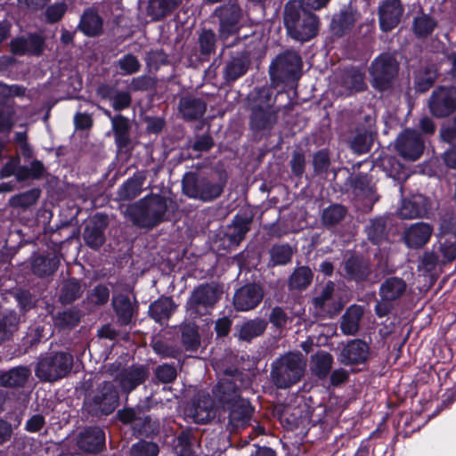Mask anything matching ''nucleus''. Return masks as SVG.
<instances>
[{
  "instance_id": "31",
  "label": "nucleus",
  "mask_w": 456,
  "mask_h": 456,
  "mask_svg": "<svg viewBox=\"0 0 456 456\" xmlns=\"http://www.w3.org/2000/svg\"><path fill=\"white\" fill-rule=\"evenodd\" d=\"M363 310L359 305L350 306L344 314L341 322V330L345 334L354 335L359 329V322Z\"/></svg>"
},
{
  "instance_id": "44",
  "label": "nucleus",
  "mask_w": 456,
  "mask_h": 456,
  "mask_svg": "<svg viewBox=\"0 0 456 456\" xmlns=\"http://www.w3.org/2000/svg\"><path fill=\"white\" fill-rule=\"evenodd\" d=\"M182 342L186 350H196L200 346V336L196 326L184 324L182 326Z\"/></svg>"
},
{
  "instance_id": "43",
  "label": "nucleus",
  "mask_w": 456,
  "mask_h": 456,
  "mask_svg": "<svg viewBox=\"0 0 456 456\" xmlns=\"http://www.w3.org/2000/svg\"><path fill=\"white\" fill-rule=\"evenodd\" d=\"M58 263L54 258L45 256H37L33 260L32 269L34 273L38 276H46L52 274L57 268Z\"/></svg>"
},
{
  "instance_id": "61",
  "label": "nucleus",
  "mask_w": 456,
  "mask_h": 456,
  "mask_svg": "<svg viewBox=\"0 0 456 456\" xmlns=\"http://www.w3.org/2000/svg\"><path fill=\"white\" fill-rule=\"evenodd\" d=\"M28 53L40 55L45 48V39L37 35H30L27 38Z\"/></svg>"
},
{
  "instance_id": "12",
  "label": "nucleus",
  "mask_w": 456,
  "mask_h": 456,
  "mask_svg": "<svg viewBox=\"0 0 456 456\" xmlns=\"http://www.w3.org/2000/svg\"><path fill=\"white\" fill-rule=\"evenodd\" d=\"M395 148L404 159L414 161L421 156L424 142L415 130L407 129L398 136Z\"/></svg>"
},
{
  "instance_id": "26",
  "label": "nucleus",
  "mask_w": 456,
  "mask_h": 456,
  "mask_svg": "<svg viewBox=\"0 0 456 456\" xmlns=\"http://www.w3.org/2000/svg\"><path fill=\"white\" fill-rule=\"evenodd\" d=\"M176 305L170 297H161L150 306V315L158 322L167 321Z\"/></svg>"
},
{
  "instance_id": "25",
  "label": "nucleus",
  "mask_w": 456,
  "mask_h": 456,
  "mask_svg": "<svg viewBox=\"0 0 456 456\" xmlns=\"http://www.w3.org/2000/svg\"><path fill=\"white\" fill-rule=\"evenodd\" d=\"M112 131L115 142L119 148L126 147L130 140V124L127 118L117 115L111 118Z\"/></svg>"
},
{
  "instance_id": "6",
  "label": "nucleus",
  "mask_w": 456,
  "mask_h": 456,
  "mask_svg": "<svg viewBox=\"0 0 456 456\" xmlns=\"http://www.w3.org/2000/svg\"><path fill=\"white\" fill-rule=\"evenodd\" d=\"M399 71V62L390 54H381L377 57L370 69L372 85L379 90L389 88Z\"/></svg>"
},
{
  "instance_id": "62",
  "label": "nucleus",
  "mask_w": 456,
  "mask_h": 456,
  "mask_svg": "<svg viewBox=\"0 0 456 456\" xmlns=\"http://www.w3.org/2000/svg\"><path fill=\"white\" fill-rule=\"evenodd\" d=\"M110 292L107 287L100 285L95 287L90 294V300L93 304L102 305L108 302Z\"/></svg>"
},
{
  "instance_id": "14",
  "label": "nucleus",
  "mask_w": 456,
  "mask_h": 456,
  "mask_svg": "<svg viewBox=\"0 0 456 456\" xmlns=\"http://www.w3.org/2000/svg\"><path fill=\"white\" fill-rule=\"evenodd\" d=\"M237 382H241L240 374L226 371L220 379L216 392V396L223 407L231 404L234 401L241 399L238 393Z\"/></svg>"
},
{
  "instance_id": "59",
  "label": "nucleus",
  "mask_w": 456,
  "mask_h": 456,
  "mask_svg": "<svg viewBox=\"0 0 456 456\" xmlns=\"http://www.w3.org/2000/svg\"><path fill=\"white\" fill-rule=\"evenodd\" d=\"M313 165L318 174L324 173L330 167V157L327 151H320L314 155Z\"/></svg>"
},
{
  "instance_id": "56",
  "label": "nucleus",
  "mask_w": 456,
  "mask_h": 456,
  "mask_svg": "<svg viewBox=\"0 0 456 456\" xmlns=\"http://www.w3.org/2000/svg\"><path fill=\"white\" fill-rule=\"evenodd\" d=\"M155 375L162 383H171L177 376V371L174 366L163 364L156 368Z\"/></svg>"
},
{
  "instance_id": "55",
  "label": "nucleus",
  "mask_w": 456,
  "mask_h": 456,
  "mask_svg": "<svg viewBox=\"0 0 456 456\" xmlns=\"http://www.w3.org/2000/svg\"><path fill=\"white\" fill-rule=\"evenodd\" d=\"M199 44L202 54L208 55L215 49L216 36L211 30H204L199 37Z\"/></svg>"
},
{
  "instance_id": "63",
  "label": "nucleus",
  "mask_w": 456,
  "mask_h": 456,
  "mask_svg": "<svg viewBox=\"0 0 456 456\" xmlns=\"http://www.w3.org/2000/svg\"><path fill=\"white\" fill-rule=\"evenodd\" d=\"M151 419L143 412L139 411L136 419L133 423V428L139 433H148L151 431Z\"/></svg>"
},
{
  "instance_id": "9",
  "label": "nucleus",
  "mask_w": 456,
  "mask_h": 456,
  "mask_svg": "<svg viewBox=\"0 0 456 456\" xmlns=\"http://www.w3.org/2000/svg\"><path fill=\"white\" fill-rule=\"evenodd\" d=\"M431 114L436 118H445L456 110V88L453 86H439L428 100Z\"/></svg>"
},
{
  "instance_id": "2",
  "label": "nucleus",
  "mask_w": 456,
  "mask_h": 456,
  "mask_svg": "<svg viewBox=\"0 0 456 456\" xmlns=\"http://www.w3.org/2000/svg\"><path fill=\"white\" fill-rule=\"evenodd\" d=\"M283 22L288 34L296 40L307 41L317 34V17L305 10L297 0H290L286 4Z\"/></svg>"
},
{
  "instance_id": "3",
  "label": "nucleus",
  "mask_w": 456,
  "mask_h": 456,
  "mask_svg": "<svg viewBox=\"0 0 456 456\" xmlns=\"http://www.w3.org/2000/svg\"><path fill=\"white\" fill-rule=\"evenodd\" d=\"M306 359L300 352H288L272 363L271 379L278 388H289L305 376Z\"/></svg>"
},
{
  "instance_id": "32",
  "label": "nucleus",
  "mask_w": 456,
  "mask_h": 456,
  "mask_svg": "<svg viewBox=\"0 0 456 456\" xmlns=\"http://www.w3.org/2000/svg\"><path fill=\"white\" fill-rule=\"evenodd\" d=\"M148 373L143 367H132L122 374L120 384L125 391L130 392L144 382Z\"/></svg>"
},
{
  "instance_id": "38",
  "label": "nucleus",
  "mask_w": 456,
  "mask_h": 456,
  "mask_svg": "<svg viewBox=\"0 0 456 456\" xmlns=\"http://www.w3.org/2000/svg\"><path fill=\"white\" fill-rule=\"evenodd\" d=\"M332 356L329 353L318 352L311 357V370L316 376L325 378L332 367Z\"/></svg>"
},
{
  "instance_id": "45",
  "label": "nucleus",
  "mask_w": 456,
  "mask_h": 456,
  "mask_svg": "<svg viewBox=\"0 0 456 456\" xmlns=\"http://www.w3.org/2000/svg\"><path fill=\"white\" fill-rule=\"evenodd\" d=\"M345 270L347 275L355 280H362L369 273L367 265L354 257H351L346 262Z\"/></svg>"
},
{
  "instance_id": "57",
  "label": "nucleus",
  "mask_w": 456,
  "mask_h": 456,
  "mask_svg": "<svg viewBox=\"0 0 456 456\" xmlns=\"http://www.w3.org/2000/svg\"><path fill=\"white\" fill-rule=\"evenodd\" d=\"M131 102V94L126 91H117L112 97V108L118 111L127 109Z\"/></svg>"
},
{
  "instance_id": "21",
  "label": "nucleus",
  "mask_w": 456,
  "mask_h": 456,
  "mask_svg": "<svg viewBox=\"0 0 456 456\" xmlns=\"http://www.w3.org/2000/svg\"><path fill=\"white\" fill-rule=\"evenodd\" d=\"M433 232V228L426 223H417L411 225L404 232V240L410 248H421L424 246Z\"/></svg>"
},
{
  "instance_id": "16",
  "label": "nucleus",
  "mask_w": 456,
  "mask_h": 456,
  "mask_svg": "<svg viewBox=\"0 0 456 456\" xmlns=\"http://www.w3.org/2000/svg\"><path fill=\"white\" fill-rule=\"evenodd\" d=\"M403 6L400 0H385L379 8V19L383 31H390L401 21Z\"/></svg>"
},
{
  "instance_id": "28",
  "label": "nucleus",
  "mask_w": 456,
  "mask_h": 456,
  "mask_svg": "<svg viewBox=\"0 0 456 456\" xmlns=\"http://www.w3.org/2000/svg\"><path fill=\"white\" fill-rule=\"evenodd\" d=\"M250 109L252 112L266 110H274L273 92L266 87L256 90L249 96Z\"/></svg>"
},
{
  "instance_id": "35",
  "label": "nucleus",
  "mask_w": 456,
  "mask_h": 456,
  "mask_svg": "<svg viewBox=\"0 0 456 456\" xmlns=\"http://www.w3.org/2000/svg\"><path fill=\"white\" fill-rule=\"evenodd\" d=\"M112 305L121 324H128L134 314V305L130 299L124 295L115 296L112 299Z\"/></svg>"
},
{
  "instance_id": "39",
  "label": "nucleus",
  "mask_w": 456,
  "mask_h": 456,
  "mask_svg": "<svg viewBox=\"0 0 456 456\" xmlns=\"http://www.w3.org/2000/svg\"><path fill=\"white\" fill-rule=\"evenodd\" d=\"M313 280V273L310 268L301 266L297 268L289 279V288L290 289L301 290L310 285Z\"/></svg>"
},
{
  "instance_id": "4",
  "label": "nucleus",
  "mask_w": 456,
  "mask_h": 456,
  "mask_svg": "<svg viewBox=\"0 0 456 456\" xmlns=\"http://www.w3.org/2000/svg\"><path fill=\"white\" fill-rule=\"evenodd\" d=\"M224 183V180L216 181L213 176L204 177L187 173L183 179V191L190 198L208 201L221 195Z\"/></svg>"
},
{
  "instance_id": "49",
  "label": "nucleus",
  "mask_w": 456,
  "mask_h": 456,
  "mask_svg": "<svg viewBox=\"0 0 456 456\" xmlns=\"http://www.w3.org/2000/svg\"><path fill=\"white\" fill-rule=\"evenodd\" d=\"M346 208L340 205H333L322 213V222L325 225L338 224L346 216Z\"/></svg>"
},
{
  "instance_id": "18",
  "label": "nucleus",
  "mask_w": 456,
  "mask_h": 456,
  "mask_svg": "<svg viewBox=\"0 0 456 456\" xmlns=\"http://www.w3.org/2000/svg\"><path fill=\"white\" fill-rule=\"evenodd\" d=\"M187 416L195 423H207L215 416L213 400L208 395L199 396L188 408Z\"/></svg>"
},
{
  "instance_id": "36",
  "label": "nucleus",
  "mask_w": 456,
  "mask_h": 456,
  "mask_svg": "<svg viewBox=\"0 0 456 456\" xmlns=\"http://www.w3.org/2000/svg\"><path fill=\"white\" fill-rule=\"evenodd\" d=\"M343 90L341 94H350L354 91H361L364 88V76L356 69L346 71L340 79Z\"/></svg>"
},
{
  "instance_id": "19",
  "label": "nucleus",
  "mask_w": 456,
  "mask_h": 456,
  "mask_svg": "<svg viewBox=\"0 0 456 456\" xmlns=\"http://www.w3.org/2000/svg\"><path fill=\"white\" fill-rule=\"evenodd\" d=\"M77 444L86 452L97 453L104 448L105 434L98 428L86 429L79 434Z\"/></svg>"
},
{
  "instance_id": "52",
  "label": "nucleus",
  "mask_w": 456,
  "mask_h": 456,
  "mask_svg": "<svg viewBox=\"0 0 456 456\" xmlns=\"http://www.w3.org/2000/svg\"><path fill=\"white\" fill-rule=\"evenodd\" d=\"M437 74L436 70L433 68L426 69L423 73L419 74L417 82L416 87L420 92H425L428 88H430L436 79Z\"/></svg>"
},
{
  "instance_id": "8",
  "label": "nucleus",
  "mask_w": 456,
  "mask_h": 456,
  "mask_svg": "<svg viewBox=\"0 0 456 456\" xmlns=\"http://www.w3.org/2000/svg\"><path fill=\"white\" fill-rule=\"evenodd\" d=\"M88 403L94 411L110 414L118 405V393L111 381H104L93 391L88 398Z\"/></svg>"
},
{
  "instance_id": "53",
  "label": "nucleus",
  "mask_w": 456,
  "mask_h": 456,
  "mask_svg": "<svg viewBox=\"0 0 456 456\" xmlns=\"http://www.w3.org/2000/svg\"><path fill=\"white\" fill-rule=\"evenodd\" d=\"M159 447L154 443L139 442L131 448V456H157Z\"/></svg>"
},
{
  "instance_id": "34",
  "label": "nucleus",
  "mask_w": 456,
  "mask_h": 456,
  "mask_svg": "<svg viewBox=\"0 0 456 456\" xmlns=\"http://www.w3.org/2000/svg\"><path fill=\"white\" fill-rule=\"evenodd\" d=\"M40 195L41 191L37 188H33L22 193L13 195L10 198L8 203L13 208L25 210L36 205Z\"/></svg>"
},
{
  "instance_id": "40",
  "label": "nucleus",
  "mask_w": 456,
  "mask_h": 456,
  "mask_svg": "<svg viewBox=\"0 0 456 456\" xmlns=\"http://www.w3.org/2000/svg\"><path fill=\"white\" fill-rule=\"evenodd\" d=\"M248 68V61L244 56L232 58L227 62L224 71L225 79L234 81L246 73Z\"/></svg>"
},
{
  "instance_id": "30",
  "label": "nucleus",
  "mask_w": 456,
  "mask_h": 456,
  "mask_svg": "<svg viewBox=\"0 0 456 456\" xmlns=\"http://www.w3.org/2000/svg\"><path fill=\"white\" fill-rule=\"evenodd\" d=\"M144 180L145 175L142 173H138L128 179L118 191L119 200H129L137 197L142 192Z\"/></svg>"
},
{
  "instance_id": "41",
  "label": "nucleus",
  "mask_w": 456,
  "mask_h": 456,
  "mask_svg": "<svg viewBox=\"0 0 456 456\" xmlns=\"http://www.w3.org/2000/svg\"><path fill=\"white\" fill-rule=\"evenodd\" d=\"M266 322L263 320H252L241 325L239 330L240 339L249 341L264 333Z\"/></svg>"
},
{
  "instance_id": "15",
  "label": "nucleus",
  "mask_w": 456,
  "mask_h": 456,
  "mask_svg": "<svg viewBox=\"0 0 456 456\" xmlns=\"http://www.w3.org/2000/svg\"><path fill=\"white\" fill-rule=\"evenodd\" d=\"M220 21V37L226 39L239 30L241 17L240 8L234 4L224 5L216 11Z\"/></svg>"
},
{
  "instance_id": "7",
  "label": "nucleus",
  "mask_w": 456,
  "mask_h": 456,
  "mask_svg": "<svg viewBox=\"0 0 456 456\" xmlns=\"http://www.w3.org/2000/svg\"><path fill=\"white\" fill-rule=\"evenodd\" d=\"M302 61L300 56L295 52H286L272 62L270 75L273 81L284 82L297 77Z\"/></svg>"
},
{
  "instance_id": "20",
  "label": "nucleus",
  "mask_w": 456,
  "mask_h": 456,
  "mask_svg": "<svg viewBox=\"0 0 456 456\" xmlns=\"http://www.w3.org/2000/svg\"><path fill=\"white\" fill-rule=\"evenodd\" d=\"M229 412V422L234 428H241L248 424L251 418L252 409L245 399L234 401L224 407Z\"/></svg>"
},
{
  "instance_id": "42",
  "label": "nucleus",
  "mask_w": 456,
  "mask_h": 456,
  "mask_svg": "<svg viewBox=\"0 0 456 456\" xmlns=\"http://www.w3.org/2000/svg\"><path fill=\"white\" fill-rule=\"evenodd\" d=\"M436 27V20L428 14H421L413 20L412 29L418 37L429 36Z\"/></svg>"
},
{
  "instance_id": "27",
  "label": "nucleus",
  "mask_w": 456,
  "mask_h": 456,
  "mask_svg": "<svg viewBox=\"0 0 456 456\" xmlns=\"http://www.w3.org/2000/svg\"><path fill=\"white\" fill-rule=\"evenodd\" d=\"M179 110L183 118L194 120L203 116L206 111V104L200 99L184 97L180 101Z\"/></svg>"
},
{
  "instance_id": "5",
  "label": "nucleus",
  "mask_w": 456,
  "mask_h": 456,
  "mask_svg": "<svg viewBox=\"0 0 456 456\" xmlns=\"http://www.w3.org/2000/svg\"><path fill=\"white\" fill-rule=\"evenodd\" d=\"M73 357L67 353H56L42 358L36 368L37 377L48 382H54L65 377L72 369Z\"/></svg>"
},
{
  "instance_id": "22",
  "label": "nucleus",
  "mask_w": 456,
  "mask_h": 456,
  "mask_svg": "<svg viewBox=\"0 0 456 456\" xmlns=\"http://www.w3.org/2000/svg\"><path fill=\"white\" fill-rule=\"evenodd\" d=\"M334 284L328 282L318 296L313 298V304L319 312H325L330 315L338 314L342 305L333 298Z\"/></svg>"
},
{
  "instance_id": "1",
  "label": "nucleus",
  "mask_w": 456,
  "mask_h": 456,
  "mask_svg": "<svg viewBox=\"0 0 456 456\" xmlns=\"http://www.w3.org/2000/svg\"><path fill=\"white\" fill-rule=\"evenodd\" d=\"M167 211V200L152 194L128 205L125 216L140 228L152 229L164 221Z\"/></svg>"
},
{
  "instance_id": "33",
  "label": "nucleus",
  "mask_w": 456,
  "mask_h": 456,
  "mask_svg": "<svg viewBox=\"0 0 456 456\" xmlns=\"http://www.w3.org/2000/svg\"><path fill=\"white\" fill-rule=\"evenodd\" d=\"M30 371L26 367H17L0 375V384L4 387H22L28 380Z\"/></svg>"
},
{
  "instance_id": "48",
  "label": "nucleus",
  "mask_w": 456,
  "mask_h": 456,
  "mask_svg": "<svg viewBox=\"0 0 456 456\" xmlns=\"http://www.w3.org/2000/svg\"><path fill=\"white\" fill-rule=\"evenodd\" d=\"M425 209L419 206V202L415 200L403 201L399 209L398 215L404 219H412L422 216Z\"/></svg>"
},
{
  "instance_id": "13",
  "label": "nucleus",
  "mask_w": 456,
  "mask_h": 456,
  "mask_svg": "<svg viewBox=\"0 0 456 456\" xmlns=\"http://www.w3.org/2000/svg\"><path fill=\"white\" fill-rule=\"evenodd\" d=\"M406 284L401 278L391 277L387 279L380 287L381 301L376 306L379 316L389 311L388 303L400 297L405 291Z\"/></svg>"
},
{
  "instance_id": "10",
  "label": "nucleus",
  "mask_w": 456,
  "mask_h": 456,
  "mask_svg": "<svg viewBox=\"0 0 456 456\" xmlns=\"http://www.w3.org/2000/svg\"><path fill=\"white\" fill-rule=\"evenodd\" d=\"M222 291L215 284H202L192 291L187 302V310L191 315L201 314V308L212 307L220 298Z\"/></svg>"
},
{
  "instance_id": "60",
  "label": "nucleus",
  "mask_w": 456,
  "mask_h": 456,
  "mask_svg": "<svg viewBox=\"0 0 456 456\" xmlns=\"http://www.w3.org/2000/svg\"><path fill=\"white\" fill-rule=\"evenodd\" d=\"M13 111L10 107H0V132H10L13 126Z\"/></svg>"
},
{
  "instance_id": "64",
  "label": "nucleus",
  "mask_w": 456,
  "mask_h": 456,
  "mask_svg": "<svg viewBox=\"0 0 456 456\" xmlns=\"http://www.w3.org/2000/svg\"><path fill=\"white\" fill-rule=\"evenodd\" d=\"M369 238L374 242H380L385 237V226L381 222L372 223L368 227Z\"/></svg>"
},
{
  "instance_id": "50",
  "label": "nucleus",
  "mask_w": 456,
  "mask_h": 456,
  "mask_svg": "<svg viewBox=\"0 0 456 456\" xmlns=\"http://www.w3.org/2000/svg\"><path fill=\"white\" fill-rule=\"evenodd\" d=\"M118 66L122 75H132L139 71L141 63L134 55L128 53L118 60Z\"/></svg>"
},
{
  "instance_id": "17",
  "label": "nucleus",
  "mask_w": 456,
  "mask_h": 456,
  "mask_svg": "<svg viewBox=\"0 0 456 456\" xmlns=\"http://www.w3.org/2000/svg\"><path fill=\"white\" fill-rule=\"evenodd\" d=\"M264 296L261 287L248 284L238 289L234 295L233 305L238 311H248L255 308Z\"/></svg>"
},
{
  "instance_id": "37",
  "label": "nucleus",
  "mask_w": 456,
  "mask_h": 456,
  "mask_svg": "<svg viewBox=\"0 0 456 456\" xmlns=\"http://www.w3.org/2000/svg\"><path fill=\"white\" fill-rule=\"evenodd\" d=\"M277 120V111L275 110H265L257 112H252L251 126L254 130L262 131L270 129Z\"/></svg>"
},
{
  "instance_id": "54",
  "label": "nucleus",
  "mask_w": 456,
  "mask_h": 456,
  "mask_svg": "<svg viewBox=\"0 0 456 456\" xmlns=\"http://www.w3.org/2000/svg\"><path fill=\"white\" fill-rule=\"evenodd\" d=\"M79 322V315L73 311H65L57 315L55 324L62 329H69Z\"/></svg>"
},
{
  "instance_id": "58",
  "label": "nucleus",
  "mask_w": 456,
  "mask_h": 456,
  "mask_svg": "<svg viewBox=\"0 0 456 456\" xmlns=\"http://www.w3.org/2000/svg\"><path fill=\"white\" fill-rule=\"evenodd\" d=\"M67 6L64 3H57L49 6L45 11L47 22L54 23L59 21L64 15Z\"/></svg>"
},
{
  "instance_id": "47",
  "label": "nucleus",
  "mask_w": 456,
  "mask_h": 456,
  "mask_svg": "<svg viewBox=\"0 0 456 456\" xmlns=\"http://www.w3.org/2000/svg\"><path fill=\"white\" fill-rule=\"evenodd\" d=\"M270 254L274 265H286L291 260L293 249L289 245H279L273 247Z\"/></svg>"
},
{
  "instance_id": "51",
  "label": "nucleus",
  "mask_w": 456,
  "mask_h": 456,
  "mask_svg": "<svg viewBox=\"0 0 456 456\" xmlns=\"http://www.w3.org/2000/svg\"><path fill=\"white\" fill-rule=\"evenodd\" d=\"M82 293L81 286L78 281L75 280H70L65 282L62 287L61 299L64 303H71L78 297H80Z\"/></svg>"
},
{
  "instance_id": "23",
  "label": "nucleus",
  "mask_w": 456,
  "mask_h": 456,
  "mask_svg": "<svg viewBox=\"0 0 456 456\" xmlns=\"http://www.w3.org/2000/svg\"><path fill=\"white\" fill-rule=\"evenodd\" d=\"M369 348L366 343L361 340H353L342 350V362L345 364L360 363L368 357Z\"/></svg>"
},
{
  "instance_id": "46",
  "label": "nucleus",
  "mask_w": 456,
  "mask_h": 456,
  "mask_svg": "<svg viewBox=\"0 0 456 456\" xmlns=\"http://www.w3.org/2000/svg\"><path fill=\"white\" fill-rule=\"evenodd\" d=\"M84 240L90 248H100L105 241L102 229L97 227L95 224L87 225L84 232Z\"/></svg>"
},
{
  "instance_id": "24",
  "label": "nucleus",
  "mask_w": 456,
  "mask_h": 456,
  "mask_svg": "<svg viewBox=\"0 0 456 456\" xmlns=\"http://www.w3.org/2000/svg\"><path fill=\"white\" fill-rule=\"evenodd\" d=\"M79 28L87 37H98L103 31V20L97 12L88 9L81 17Z\"/></svg>"
},
{
  "instance_id": "11",
  "label": "nucleus",
  "mask_w": 456,
  "mask_h": 456,
  "mask_svg": "<svg viewBox=\"0 0 456 456\" xmlns=\"http://www.w3.org/2000/svg\"><path fill=\"white\" fill-rule=\"evenodd\" d=\"M45 172V167L39 160L31 162L30 167L20 165L19 157H13L0 169V177L6 178L14 175L18 182L28 179H40Z\"/></svg>"
},
{
  "instance_id": "29",
  "label": "nucleus",
  "mask_w": 456,
  "mask_h": 456,
  "mask_svg": "<svg viewBox=\"0 0 456 456\" xmlns=\"http://www.w3.org/2000/svg\"><path fill=\"white\" fill-rule=\"evenodd\" d=\"M182 0H150L147 14L154 20H159L175 9Z\"/></svg>"
}]
</instances>
